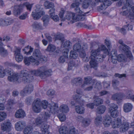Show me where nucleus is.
<instances>
[{
    "instance_id": "obj_39",
    "label": "nucleus",
    "mask_w": 134,
    "mask_h": 134,
    "mask_svg": "<svg viewBox=\"0 0 134 134\" xmlns=\"http://www.w3.org/2000/svg\"><path fill=\"white\" fill-rule=\"evenodd\" d=\"M75 110L77 113L80 114L83 113L85 111V109L83 107L78 105L75 107Z\"/></svg>"
},
{
    "instance_id": "obj_37",
    "label": "nucleus",
    "mask_w": 134,
    "mask_h": 134,
    "mask_svg": "<svg viewBox=\"0 0 134 134\" xmlns=\"http://www.w3.org/2000/svg\"><path fill=\"white\" fill-rule=\"evenodd\" d=\"M33 50V48L30 47L29 46H28L22 49L23 51L24 54H26L29 55L32 52Z\"/></svg>"
},
{
    "instance_id": "obj_17",
    "label": "nucleus",
    "mask_w": 134,
    "mask_h": 134,
    "mask_svg": "<svg viewBox=\"0 0 134 134\" xmlns=\"http://www.w3.org/2000/svg\"><path fill=\"white\" fill-rule=\"evenodd\" d=\"M122 120L119 118H117L116 120L112 122V127L113 128L120 127L122 123Z\"/></svg>"
},
{
    "instance_id": "obj_60",
    "label": "nucleus",
    "mask_w": 134,
    "mask_h": 134,
    "mask_svg": "<svg viewBox=\"0 0 134 134\" xmlns=\"http://www.w3.org/2000/svg\"><path fill=\"white\" fill-rule=\"evenodd\" d=\"M107 50L108 49H107ZM108 53H107L106 54L105 53H104V51H103V53H104L105 54H107L108 55H109L110 57H110H111L112 56H116L117 55V52H116V51L115 50H112L111 52V55H109V52H108Z\"/></svg>"
},
{
    "instance_id": "obj_46",
    "label": "nucleus",
    "mask_w": 134,
    "mask_h": 134,
    "mask_svg": "<svg viewBox=\"0 0 134 134\" xmlns=\"http://www.w3.org/2000/svg\"><path fill=\"white\" fill-rule=\"evenodd\" d=\"M78 57V54L74 51H71L70 52L69 57L71 58L76 59Z\"/></svg>"
},
{
    "instance_id": "obj_50",
    "label": "nucleus",
    "mask_w": 134,
    "mask_h": 134,
    "mask_svg": "<svg viewBox=\"0 0 134 134\" xmlns=\"http://www.w3.org/2000/svg\"><path fill=\"white\" fill-rule=\"evenodd\" d=\"M73 49L74 50L79 52L82 49H81V47L80 44L76 43L74 45Z\"/></svg>"
},
{
    "instance_id": "obj_30",
    "label": "nucleus",
    "mask_w": 134,
    "mask_h": 134,
    "mask_svg": "<svg viewBox=\"0 0 134 134\" xmlns=\"http://www.w3.org/2000/svg\"><path fill=\"white\" fill-rule=\"evenodd\" d=\"M106 109V107L105 106L103 105L100 106L97 108V113L98 114H102L104 112Z\"/></svg>"
},
{
    "instance_id": "obj_5",
    "label": "nucleus",
    "mask_w": 134,
    "mask_h": 134,
    "mask_svg": "<svg viewBox=\"0 0 134 134\" xmlns=\"http://www.w3.org/2000/svg\"><path fill=\"white\" fill-rule=\"evenodd\" d=\"M59 16L62 21H64L66 19L69 20L72 19L70 23L72 24L71 23L72 21H74L73 18H75V15L73 13L65 12L64 10L62 9L59 13Z\"/></svg>"
},
{
    "instance_id": "obj_15",
    "label": "nucleus",
    "mask_w": 134,
    "mask_h": 134,
    "mask_svg": "<svg viewBox=\"0 0 134 134\" xmlns=\"http://www.w3.org/2000/svg\"><path fill=\"white\" fill-rule=\"evenodd\" d=\"M129 127V123L127 122H122L121 126L120 128V130L121 132H126Z\"/></svg>"
},
{
    "instance_id": "obj_32",
    "label": "nucleus",
    "mask_w": 134,
    "mask_h": 134,
    "mask_svg": "<svg viewBox=\"0 0 134 134\" xmlns=\"http://www.w3.org/2000/svg\"><path fill=\"white\" fill-rule=\"evenodd\" d=\"M33 90V86L31 84L27 86L24 89V92L25 93H30Z\"/></svg>"
},
{
    "instance_id": "obj_54",
    "label": "nucleus",
    "mask_w": 134,
    "mask_h": 134,
    "mask_svg": "<svg viewBox=\"0 0 134 134\" xmlns=\"http://www.w3.org/2000/svg\"><path fill=\"white\" fill-rule=\"evenodd\" d=\"M102 119V117L101 116L99 115L95 119V124L97 125H98L101 122Z\"/></svg>"
},
{
    "instance_id": "obj_53",
    "label": "nucleus",
    "mask_w": 134,
    "mask_h": 134,
    "mask_svg": "<svg viewBox=\"0 0 134 134\" xmlns=\"http://www.w3.org/2000/svg\"><path fill=\"white\" fill-rule=\"evenodd\" d=\"M68 132V134H77V131L73 127L69 129Z\"/></svg>"
},
{
    "instance_id": "obj_2",
    "label": "nucleus",
    "mask_w": 134,
    "mask_h": 134,
    "mask_svg": "<svg viewBox=\"0 0 134 134\" xmlns=\"http://www.w3.org/2000/svg\"><path fill=\"white\" fill-rule=\"evenodd\" d=\"M102 51H104V53L108 54L107 49L103 44L99 46L97 49L92 50L90 57L91 60L90 62L91 68L97 69L98 66L97 62H101L103 61V59L105 58L106 55L101 54Z\"/></svg>"
},
{
    "instance_id": "obj_23",
    "label": "nucleus",
    "mask_w": 134,
    "mask_h": 134,
    "mask_svg": "<svg viewBox=\"0 0 134 134\" xmlns=\"http://www.w3.org/2000/svg\"><path fill=\"white\" fill-rule=\"evenodd\" d=\"M132 108V106L131 104L127 103L125 104L123 106L124 111L125 112H128L130 111Z\"/></svg>"
},
{
    "instance_id": "obj_40",
    "label": "nucleus",
    "mask_w": 134,
    "mask_h": 134,
    "mask_svg": "<svg viewBox=\"0 0 134 134\" xmlns=\"http://www.w3.org/2000/svg\"><path fill=\"white\" fill-rule=\"evenodd\" d=\"M44 5L46 9H49L51 8H53L54 7V3L51 2H49V1H47L44 3Z\"/></svg>"
},
{
    "instance_id": "obj_49",
    "label": "nucleus",
    "mask_w": 134,
    "mask_h": 134,
    "mask_svg": "<svg viewBox=\"0 0 134 134\" xmlns=\"http://www.w3.org/2000/svg\"><path fill=\"white\" fill-rule=\"evenodd\" d=\"M8 54L7 50H5L3 47L0 49V55L2 56H5Z\"/></svg>"
},
{
    "instance_id": "obj_34",
    "label": "nucleus",
    "mask_w": 134,
    "mask_h": 134,
    "mask_svg": "<svg viewBox=\"0 0 134 134\" xmlns=\"http://www.w3.org/2000/svg\"><path fill=\"white\" fill-rule=\"evenodd\" d=\"M85 19V16L83 15H78L75 16V18H73L74 21H72L71 23H74L77 21H83Z\"/></svg>"
},
{
    "instance_id": "obj_14",
    "label": "nucleus",
    "mask_w": 134,
    "mask_h": 134,
    "mask_svg": "<svg viewBox=\"0 0 134 134\" xmlns=\"http://www.w3.org/2000/svg\"><path fill=\"white\" fill-rule=\"evenodd\" d=\"M23 8V5H22L15 6L13 11L14 15L16 16L19 15L20 14L21 10Z\"/></svg>"
},
{
    "instance_id": "obj_4",
    "label": "nucleus",
    "mask_w": 134,
    "mask_h": 134,
    "mask_svg": "<svg viewBox=\"0 0 134 134\" xmlns=\"http://www.w3.org/2000/svg\"><path fill=\"white\" fill-rule=\"evenodd\" d=\"M124 6L122 7V9H126L121 12V15L126 16L127 15L131 18L130 14V8L133 4V2L132 0H122Z\"/></svg>"
},
{
    "instance_id": "obj_38",
    "label": "nucleus",
    "mask_w": 134,
    "mask_h": 134,
    "mask_svg": "<svg viewBox=\"0 0 134 134\" xmlns=\"http://www.w3.org/2000/svg\"><path fill=\"white\" fill-rule=\"evenodd\" d=\"M92 78L90 76H88L84 78L85 81H84V84L81 86L82 88L85 87V85L87 84H90L91 83Z\"/></svg>"
},
{
    "instance_id": "obj_41",
    "label": "nucleus",
    "mask_w": 134,
    "mask_h": 134,
    "mask_svg": "<svg viewBox=\"0 0 134 134\" xmlns=\"http://www.w3.org/2000/svg\"><path fill=\"white\" fill-rule=\"evenodd\" d=\"M117 57L118 61L120 62H124L126 59V56L123 54H119Z\"/></svg>"
},
{
    "instance_id": "obj_57",
    "label": "nucleus",
    "mask_w": 134,
    "mask_h": 134,
    "mask_svg": "<svg viewBox=\"0 0 134 134\" xmlns=\"http://www.w3.org/2000/svg\"><path fill=\"white\" fill-rule=\"evenodd\" d=\"M130 8V15L131 16L130 19H133L134 18V6Z\"/></svg>"
},
{
    "instance_id": "obj_42",
    "label": "nucleus",
    "mask_w": 134,
    "mask_h": 134,
    "mask_svg": "<svg viewBox=\"0 0 134 134\" xmlns=\"http://www.w3.org/2000/svg\"><path fill=\"white\" fill-rule=\"evenodd\" d=\"M110 114V115L113 118H115L119 115V112L117 110H112L111 111H108Z\"/></svg>"
},
{
    "instance_id": "obj_12",
    "label": "nucleus",
    "mask_w": 134,
    "mask_h": 134,
    "mask_svg": "<svg viewBox=\"0 0 134 134\" xmlns=\"http://www.w3.org/2000/svg\"><path fill=\"white\" fill-rule=\"evenodd\" d=\"M96 2L94 0H84L82 4V7L83 8H87L89 5L94 6Z\"/></svg>"
},
{
    "instance_id": "obj_13",
    "label": "nucleus",
    "mask_w": 134,
    "mask_h": 134,
    "mask_svg": "<svg viewBox=\"0 0 134 134\" xmlns=\"http://www.w3.org/2000/svg\"><path fill=\"white\" fill-rule=\"evenodd\" d=\"M26 125L25 122L20 121L16 122L15 125V129L18 131H20L22 130Z\"/></svg>"
},
{
    "instance_id": "obj_62",
    "label": "nucleus",
    "mask_w": 134,
    "mask_h": 134,
    "mask_svg": "<svg viewBox=\"0 0 134 134\" xmlns=\"http://www.w3.org/2000/svg\"><path fill=\"white\" fill-rule=\"evenodd\" d=\"M111 62L114 64H116L117 63L118 60L117 57L116 56H112L111 57Z\"/></svg>"
},
{
    "instance_id": "obj_35",
    "label": "nucleus",
    "mask_w": 134,
    "mask_h": 134,
    "mask_svg": "<svg viewBox=\"0 0 134 134\" xmlns=\"http://www.w3.org/2000/svg\"><path fill=\"white\" fill-rule=\"evenodd\" d=\"M10 22L8 19H0V25L2 26H7L10 24Z\"/></svg>"
},
{
    "instance_id": "obj_43",
    "label": "nucleus",
    "mask_w": 134,
    "mask_h": 134,
    "mask_svg": "<svg viewBox=\"0 0 134 134\" xmlns=\"http://www.w3.org/2000/svg\"><path fill=\"white\" fill-rule=\"evenodd\" d=\"M56 49L55 47L53 45H49L47 49V51L50 52H54Z\"/></svg>"
},
{
    "instance_id": "obj_58",
    "label": "nucleus",
    "mask_w": 134,
    "mask_h": 134,
    "mask_svg": "<svg viewBox=\"0 0 134 134\" xmlns=\"http://www.w3.org/2000/svg\"><path fill=\"white\" fill-rule=\"evenodd\" d=\"M80 3L78 2H74L71 5V8H74V9L80 5Z\"/></svg>"
},
{
    "instance_id": "obj_27",
    "label": "nucleus",
    "mask_w": 134,
    "mask_h": 134,
    "mask_svg": "<svg viewBox=\"0 0 134 134\" xmlns=\"http://www.w3.org/2000/svg\"><path fill=\"white\" fill-rule=\"evenodd\" d=\"M133 28V26L131 25L128 24L127 26H124L120 30V31L122 34L124 35L126 34V29H128V30H131Z\"/></svg>"
},
{
    "instance_id": "obj_8",
    "label": "nucleus",
    "mask_w": 134,
    "mask_h": 134,
    "mask_svg": "<svg viewBox=\"0 0 134 134\" xmlns=\"http://www.w3.org/2000/svg\"><path fill=\"white\" fill-rule=\"evenodd\" d=\"M47 110L49 113L53 114L58 113L59 108L58 104L51 102L49 104Z\"/></svg>"
},
{
    "instance_id": "obj_11",
    "label": "nucleus",
    "mask_w": 134,
    "mask_h": 134,
    "mask_svg": "<svg viewBox=\"0 0 134 134\" xmlns=\"http://www.w3.org/2000/svg\"><path fill=\"white\" fill-rule=\"evenodd\" d=\"M11 123L9 121H5L1 125V129L3 131H10L11 130Z\"/></svg>"
},
{
    "instance_id": "obj_20",
    "label": "nucleus",
    "mask_w": 134,
    "mask_h": 134,
    "mask_svg": "<svg viewBox=\"0 0 134 134\" xmlns=\"http://www.w3.org/2000/svg\"><path fill=\"white\" fill-rule=\"evenodd\" d=\"M124 96V95L122 93H116L112 96L111 98L113 100L119 101L121 100L122 98Z\"/></svg>"
},
{
    "instance_id": "obj_24",
    "label": "nucleus",
    "mask_w": 134,
    "mask_h": 134,
    "mask_svg": "<svg viewBox=\"0 0 134 134\" xmlns=\"http://www.w3.org/2000/svg\"><path fill=\"white\" fill-rule=\"evenodd\" d=\"M44 121L42 118L38 117L35 119V121L33 122L34 124L37 126H40L43 123Z\"/></svg>"
},
{
    "instance_id": "obj_36",
    "label": "nucleus",
    "mask_w": 134,
    "mask_h": 134,
    "mask_svg": "<svg viewBox=\"0 0 134 134\" xmlns=\"http://www.w3.org/2000/svg\"><path fill=\"white\" fill-rule=\"evenodd\" d=\"M33 128L31 126H27L24 129V134H30L32 132Z\"/></svg>"
},
{
    "instance_id": "obj_6",
    "label": "nucleus",
    "mask_w": 134,
    "mask_h": 134,
    "mask_svg": "<svg viewBox=\"0 0 134 134\" xmlns=\"http://www.w3.org/2000/svg\"><path fill=\"white\" fill-rule=\"evenodd\" d=\"M34 58H35L37 60H40L42 62H46L47 60V58L43 55L40 51L38 49H36L33 52L32 56Z\"/></svg>"
},
{
    "instance_id": "obj_18",
    "label": "nucleus",
    "mask_w": 134,
    "mask_h": 134,
    "mask_svg": "<svg viewBox=\"0 0 134 134\" xmlns=\"http://www.w3.org/2000/svg\"><path fill=\"white\" fill-rule=\"evenodd\" d=\"M69 50L68 49L65 50L64 51V55L60 57L59 59V62L60 63H63L65 61L66 59L68 58V53Z\"/></svg>"
},
{
    "instance_id": "obj_33",
    "label": "nucleus",
    "mask_w": 134,
    "mask_h": 134,
    "mask_svg": "<svg viewBox=\"0 0 134 134\" xmlns=\"http://www.w3.org/2000/svg\"><path fill=\"white\" fill-rule=\"evenodd\" d=\"M82 80L80 77L76 78L72 80V83L76 85H80L82 82Z\"/></svg>"
},
{
    "instance_id": "obj_51",
    "label": "nucleus",
    "mask_w": 134,
    "mask_h": 134,
    "mask_svg": "<svg viewBox=\"0 0 134 134\" xmlns=\"http://www.w3.org/2000/svg\"><path fill=\"white\" fill-rule=\"evenodd\" d=\"M57 116L61 121H64L66 120V116L63 113L59 114Z\"/></svg>"
},
{
    "instance_id": "obj_9",
    "label": "nucleus",
    "mask_w": 134,
    "mask_h": 134,
    "mask_svg": "<svg viewBox=\"0 0 134 134\" xmlns=\"http://www.w3.org/2000/svg\"><path fill=\"white\" fill-rule=\"evenodd\" d=\"M96 4L97 3L99 4L100 5L97 7V10L100 11L102 10H105L111 4V2L110 1H103V2H96Z\"/></svg>"
},
{
    "instance_id": "obj_26",
    "label": "nucleus",
    "mask_w": 134,
    "mask_h": 134,
    "mask_svg": "<svg viewBox=\"0 0 134 134\" xmlns=\"http://www.w3.org/2000/svg\"><path fill=\"white\" fill-rule=\"evenodd\" d=\"M111 122V118L109 116H106L103 121V124L106 127H108Z\"/></svg>"
},
{
    "instance_id": "obj_16",
    "label": "nucleus",
    "mask_w": 134,
    "mask_h": 134,
    "mask_svg": "<svg viewBox=\"0 0 134 134\" xmlns=\"http://www.w3.org/2000/svg\"><path fill=\"white\" fill-rule=\"evenodd\" d=\"M40 126L42 134H50L48 131L49 126L46 123H43Z\"/></svg>"
},
{
    "instance_id": "obj_63",
    "label": "nucleus",
    "mask_w": 134,
    "mask_h": 134,
    "mask_svg": "<svg viewBox=\"0 0 134 134\" xmlns=\"http://www.w3.org/2000/svg\"><path fill=\"white\" fill-rule=\"evenodd\" d=\"M22 5L23 7L24 5L26 7L27 9L29 10L30 11L32 4H30L28 3H24Z\"/></svg>"
},
{
    "instance_id": "obj_1",
    "label": "nucleus",
    "mask_w": 134,
    "mask_h": 134,
    "mask_svg": "<svg viewBox=\"0 0 134 134\" xmlns=\"http://www.w3.org/2000/svg\"><path fill=\"white\" fill-rule=\"evenodd\" d=\"M51 69H48L46 66H43L38 68L37 70H31L29 74L26 70H22L19 76L18 74L15 73L13 71L9 68L4 69L3 67L0 66V77H3L6 74L10 76L8 77V80L10 82L17 81L19 79V77L25 82H31L34 79L33 75L39 76L42 79L45 78L51 75L52 72Z\"/></svg>"
},
{
    "instance_id": "obj_31",
    "label": "nucleus",
    "mask_w": 134,
    "mask_h": 134,
    "mask_svg": "<svg viewBox=\"0 0 134 134\" xmlns=\"http://www.w3.org/2000/svg\"><path fill=\"white\" fill-rule=\"evenodd\" d=\"M119 49L120 51L125 53L127 52L129 49H130V48L127 46L125 44H123L120 46Z\"/></svg>"
},
{
    "instance_id": "obj_25",
    "label": "nucleus",
    "mask_w": 134,
    "mask_h": 134,
    "mask_svg": "<svg viewBox=\"0 0 134 134\" xmlns=\"http://www.w3.org/2000/svg\"><path fill=\"white\" fill-rule=\"evenodd\" d=\"M81 96L80 95L76 94L73 96L74 99L75 100L76 102L79 104L83 105L84 102V101L81 98Z\"/></svg>"
},
{
    "instance_id": "obj_48",
    "label": "nucleus",
    "mask_w": 134,
    "mask_h": 134,
    "mask_svg": "<svg viewBox=\"0 0 134 134\" xmlns=\"http://www.w3.org/2000/svg\"><path fill=\"white\" fill-rule=\"evenodd\" d=\"M49 17L48 15H45L42 18V19L44 22V25L46 26L47 24L49 21Z\"/></svg>"
},
{
    "instance_id": "obj_3",
    "label": "nucleus",
    "mask_w": 134,
    "mask_h": 134,
    "mask_svg": "<svg viewBox=\"0 0 134 134\" xmlns=\"http://www.w3.org/2000/svg\"><path fill=\"white\" fill-rule=\"evenodd\" d=\"M48 105L46 100H43L41 102L40 99L37 98L33 103L32 109L35 112L38 113L41 111L42 108L44 109H46L47 108Z\"/></svg>"
},
{
    "instance_id": "obj_64",
    "label": "nucleus",
    "mask_w": 134,
    "mask_h": 134,
    "mask_svg": "<svg viewBox=\"0 0 134 134\" xmlns=\"http://www.w3.org/2000/svg\"><path fill=\"white\" fill-rule=\"evenodd\" d=\"M55 9L53 8H52L49 11V13L51 17H52V16L54 15L55 14Z\"/></svg>"
},
{
    "instance_id": "obj_19",
    "label": "nucleus",
    "mask_w": 134,
    "mask_h": 134,
    "mask_svg": "<svg viewBox=\"0 0 134 134\" xmlns=\"http://www.w3.org/2000/svg\"><path fill=\"white\" fill-rule=\"evenodd\" d=\"M63 114L67 113L69 111V108L68 106L66 104H63L60 107L59 110Z\"/></svg>"
},
{
    "instance_id": "obj_29",
    "label": "nucleus",
    "mask_w": 134,
    "mask_h": 134,
    "mask_svg": "<svg viewBox=\"0 0 134 134\" xmlns=\"http://www.w3.org/2000/svg\"><path fill=\"white\" fill-rule=\"evenodd\" d=\"M94 103L95 105L98 106L102 104L103 102V99L98 97L94 96Z\"/></svg>"
},
{
    "instance_id": "obj_45",
    "label": "nucleus",
    "mask_w": 134,
    "mask_h": 134,
    "mask_svg": "<svg viewBox=\"0 0 134 134\" xmlns=\"http://www.w3.org/2000/svg\"><path fill=\"white\" fill-rule=\"evenodd\" d=\"M7 103L8 106L7 108V109L9 111L12 108V107H10L11 106L15 103L13 99H9L7 101Z\"/></svg>"
},
{
    "instance_id": "obj_22",
    "label": "nucleus",
    "mask_w": 134,
    "mask_h": 134,
    "mask_svg": "<svg viewBox=\"0 0 134 134\" xmlns=\"http://www.w3.org/2000/svg\"><path fill=\"white\" fill-rule=\"evenodd\" d=\"M25 115L24 111L21 109H19L17 111L15 114V116L17 118H24Z\"/></svg>"
},
{
    "instance_id": "obj_47",
    "label": "nucleus",
    "mask_w": 134,
    "mask_h": 134,
    "mask_svg": "<svg viewBox=\"0 0 134 134\" xmlns=\"http://www.w3.org/2000/svg\"><path fill=\"white\" fill-rule=\"evenodd\" d=\"M118 108V106L115 104H111L109 109L108 111H111L112 110H117Z\"/></svg>"
},
{
    "instance_id": "obj_7",
    "label": "nucleus",
    "mask_w": 134,
    "mask_h": 134,
    "mask_svg": "<svg viewBox=\"0 0 134 134\" xmlns=\"http://www.w3.org/2000/svg\"><path fill=\"white\" fill-rule=\"evenodd\" d=\"M24 61L25 64L27 65H29L31 62L33 65L35 66H37L39 64V61L34 58L32 56L29 57H24Z\"/></svg>"
},
{
    "instance_id": "obj_21",
    "label": "nucleus",
    "mask_w": 134,
    "mask_h": 134,
    "mask_svg": "<svg viewBox=\"0 0 134 134\" xmlns=\"http://www.w3.org/2000/svg\"><path fill=\"white\" fill-rule=\"evenodd\" d=\"M45 12L43 11H40L39 13L36 12H33L32 14V16L34 19H39L41 16L44 15Z\"/></svg>"
},
{
    "instance_id": "obj_55",
    "label": "nucleus",
    "mask_w": 134,
    "mask_h": 134,
    "mask_svg": "<svg viewBox=\"0 0 134 134\" xmlns=\"http://www.w3.org/2000/svg\"><path fill=\"white\" fill-rule=\"evenodd\" d=\"M33 26L34 28L37 29H42V26L40 23H35L33 25Z\"/></svg>"
},
{
    "instance_id": "obj_10",
    "label": "nucleus",
    "mask_w": 134,
    "mask_h": 134,
    "mask_svg": "<svg viewBox=\"0 0 134 134\" xmlns=\"http://www.w3.org/2000/svg\"><path fill=\"white\" fill-rule=\"evenodd\" d=\"M79 121L81 123V126L83 127H86L88 126L91 122V120L88 118H84L82 116L78 117Z\"/></svg>"
},
{
    "instance_id": "obj_61",
    "label": "nucleus",
    "mask_w": 134,
    "mask_h": 134,
    "mask_svg": "<svg viewBox=\"0 0 134 134\" xmlns=\"http://www.w3.org/2000/svg\"><path fill=\"white\" fill-rule=\"evenodd\" d=\"M84 49H82L79 52V55L82 58H84L86 55V54Z\"/></svg>"
},
{
    "instance_id": "obj_59",
    "label": "nucleus",
    "mask_w": 134,
    "mask_h": 134,
    "mask_svg": "<svg viewBox=\"0 0 134 134\" xmlns=\"http://www.w3.org/2000/svg\"><path fill=\"white\" fill-rule=\"evenodd\" d=\"M130 49H129L127 52L125 53L127 55L128 58H129L130 59L132 60L133 59V57Z\"/></svg>"
},
{
    "instance_id": "obj_56",
    "label": "nucleus",
    "mask_w": 134,
    "mask_h": 134,
    "mask_svg": "<svg viewBox=\"0 0 134 134\" xmlns=\"http://www.w3.org/2000/svg\"><path fill=\"white\" fill-rule=\"evenodd\" d=\"M15 59L16 61L18 62H20L23 60V57L21 54L19 55H16L15 56Z\"/></svg>"
},
{
    "instance_id": "obj_28",
    "label": "nucleus",
    "mask_w": 134,
    "mask_h": 134,
    "mask_svg": "<svg viewBox=\"0 0 134 134\" xmlns=\"http://www.w3.org/2000/svg\"><path fill=\"white\" fill-rule=\"evenodd\" d=\"M68 129L67 127L63 126L59 128V131L60 134H68Z\"/></svg>"
},
{
    "instance_id": "obj_52",
    "label": "nucleus",
    "mask_w": 134,
    "mask_h": 134,
    "mask_svg": "<svg viewBox=\"0 0 134 134\" xmlns=\"http://www.w3.org/2000/svg\"><path fill=\"white\" fill-rule=\"evenodd\" d=\"M119 82L117 80L114 79L112 81V85L113 87L116 88L119 85Z\"/></svg>"
},
{
    "instance_id": "obj_44",
    "label": "nucleus",
    "mask_w": 134,
    "mask_h": 134,
    "mask_svg": "<svg viewBox=\"0 0 134 134\" xmlns=\"http://www.w3.org/2000/svg\"><path fill=\"white\" fill-rule=\"evenodd\" d=\"M7 114L4 111L0 112V122L4 120L6 118Z\"/></svg>"
}]
</instances>
